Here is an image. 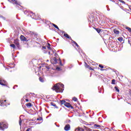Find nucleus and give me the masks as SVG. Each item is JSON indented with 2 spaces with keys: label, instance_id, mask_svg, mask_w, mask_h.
Instances as JSON below:
<instances>
[{
  "label": "nucleus",
  "instance_id": "20",
  "mask_svg": "<svg viewBox=\"0 0 131 131\" xmlns=\"http://www.w3.org/2000/svg\"><path fill=\"white\" fill-rule=\"evenodd\" d=\"M50 104H51V106H53V107H55V108H58V106H57L56 104H55L54 102H51Z\"/></svg>",
  "mask_w": 131,
  "mask_h": 131
},
{
  "label": "nucleus",
  "instance_id": "34",
  "mask_svg": "<svg viewBox=\"0 0 131 131\" xmlns=\"http://www.w3.org/2000/svg\"><path fill=\"white\" fill-rule=\"evenodd\" d=\"M42 49L46 50V49H47V47L46 46H42Z\"/></svg>",
  "mask_w": 131,
  "mask_h": 131
},
{
  "label": "nucleus",
  "instance_id": "30",
  "mask_svg": "<svg viewBox=\"0 0 131 131\" xmlns=\"http://www.w3.org/2000/svg\"><path fill=\"white\" fill-rule=\"evenodd\" d=\"M115 89L116 91H117V92H118V93H119V89H118V87L115 86Z\"/></svg>",
  "mask_w": 131,
  "mask_h": 131
},
{
  "label": "nucleus",
  "instance_id": "27",
  "mask_svg": "<svg viewBox=\"0 0 131 131\" xmlns=\"http://www.w3.org/2000/svg\"><path fill=\"white\" fill-rule=\"evenodd\" d=\"M116 80H115V79H113L112 80V84H115V82H116Z\"/></svg>",
  "mask_w": 131,
  "mask_h": 131
},
{
  "label": "nucleus",
  "instance_id": "17",
  "mask_svg": "<svg viewBox=\"0 0 131 131\" xmlns=\"http://www.w3.org/2000/svg\"><path fill=\"white\" fill-rule=\"evenodd\" d=\"M11 1H12V3H13L14 4H15V5H18V6L20 5V4H19V3H18V2H17V0H11Z\"/></svg>",
  "mask_w": 131,
  "mask_h": 131
},
{
  "label": "nucleus",
  "instance_id": "21",
  "mask_svg": "<svg viewBox=\"0 0 131 131\" xmlns=\"http://www.w3.org/2000/svg\"><path fill=\"white\" fill-rule=\"evenodd\" d=\"M118 40H119V41H120V42H121V41L123 40V38L122 37H119L118 38Z\"/></svg>",
  "mask_w": 131,
  "mask_h": 131
},
{
  "label": "nucleus",
  "instance_id": "28",
  "mask_svg": "<svg viewBox=\"0 0 131 131\" xmlns=\"http://www.w3.org/2000/svg\"><path fill=\"white\" fill-rule=\"evenodd\" d=\"M19 124L20 126H21V124H22V120L21 119V118H20L19 120Z\"/></svg>",
  "mask_w": 131,
  "mask_h": 131
},
{
  "label": "nucleus",
  "instance_id": "22",
  "mask_svg": "<svg viewBox=\"0 0 131 131\" xmlns=\"http://www.w3.org/2000/svg\"><path fill=\"white\" fill-rule=\"evenodd\" d=\"M95 30L98 32V33H100L101 32V29L99 28H95Z\"/></svg>",
  "mask_w": 131,
  "mask_h": 131
},
{
  "label": "nucleus",
  "instance_id": "25",
  "mask_svg": "<svg viewBox=\"0 0 131 131\" xmlns=\"http://www.w3.org/2000/svg\"><path fill=\"white\" fill-rule=\"evenodd\" d=\"M126 29H127L129 31V32H131V28H130L127 27H126Z\"/></svg>",
  "mask_w": 131,
  "mask_h": 131
},
{
  "label": "nucleus",
  "instance_id": "5",
  "mask_svg": "<svg viewBox=\"0 0 131 131\" xmlns=\"http://www.w3.org/2000/svg\"><path fill=\"white\" fill-rule=\"evenodd\" d=\"M0 84L1 85L7 86L8 85V82H7L6 80L0 78Z\"/></svg>",
  "mask_w": 131,
  "mask_h": 131
},
{
  "label": "nucleus",
  "instance_id": "19",
  "mask_svg": "<svg viewBox=\"0 0 131 131\" xmlns=\"http://www.w3.org/2000/svg\"><path fill=\"white\" fill-rule=\"evenodd\" d=\"M52 25H53V26H54L55 28H56V29H58V30H60V29H59V27H58V26L56 25V24H52Z\"/></svg>",
  "mask_w": 131,
  "mask_h": 131
},
{
  "label": "nucleus",
  "instance_id": "6",
  "mask_svg": "<svg viewBox=\"0 0 131 131\" xmlns=\"http://www.w3.org/2000/svg\"><path fill=\"white\" fill-rule=\"evenodd\" d=\"M20 40H21V41H28V40H27V38H26V37H25V36H24L22 35L20 36Z\"/></svg>",
  "mask_w": 131,
  "mask_h": 131
},
{
  "label": "nucleus",
  "instance_id": "15",
  "mask_svg": "<svg viewBox=\"0 0 131 131\" xmlns=\"http://www.w3.org/2000/svg\"><path fill=\"white\" fill-rule=\"evenodd\" d=\"M75 131H84V129L80 127H78L75 129Z\"/></svg>",
  "mask_w": 131,
  "mask_h": 131
},
{
  "label": "nucleus",
  "instance_id": "23",
  "mask_svg": "<svg viewBox=\"0 0 131 131\" xmlns=\"http://www.w3.org/2000/svg\"><path fill=\"white\" fill-rule=\"evenodd\" d=\"M47 48L49 50H51V44H50V43H48Z\"/></svg>",
  "mask_w": 131,
  "mask_h": 131
},
{
  "label": "nucleus",
  "instance_id": "1",
  "mask_svg": "<svg viewBox=\"0 0 131 131\" xmlns=\"http://www.w3.org/2000/svg\"><path fill=\"white\" fill-rule=\"evenodd\" d=\"M53 91H55L56 93H63V91H64V85L60 84V83H58L55 84L52 87Z\"/></svg>",
  "mask_w": 131,
  "mask_h": 131
},
{
  "label": "nucleus",
  "instance_id": "14",
  "mask_svg": "<svg viewBox=\"0 0 131 131\" xmlns=\"http://www.w3.org/2000/svg\"><path fill=\"white\" fill-rule=\"evenodd\" d=\"M72 40V43H74V45H75L76 47H77V48H79V46L78 45V44H77L75 41L73 40L72 39H71Z\"/></svg>",
  "mask_w": 131,
  "mask_h": 131
},
{
  "label": "nucleus",
  "instance_id": "36",
  "mask_svg": "<svg viewBox=\"0 0 131 131\" xmlns=\"http://www.w3.org/2000/svg\"><path fill=\"white\" fill-rule=\"evenodd\" d=\"M34 18H35V19H36V16H35V17L34 16Z\"/></svg>",
  "mask_w": 131,
  "mask_h": 131
},
{
  "label": "nucleus",
  "instance_id": "2",
  "mask_svg": "<svg viewBox=\"0 0 131 131\" xmlns=\"http://www.w3.org/2000/svg\"><path fill=\"white\" fill-rule=\"evenodd\" d=\"M19 41V39H15L13 41V43L10 44V47L14 50L16 49V47L17 49H20V42Z\"/></svg>",
  "mask_w": 131,
  "mask_h": 131
},
{
  "label": "nucleus",
  "instance_id": "3",
  "mask_svg": "<svg viewBox=\"0 0 131 131\" xmlns=\"http://www.w3.org/2000/svg\"><path fill=\"white\" fill-rule=\"evenodd\" d=\"M59 104L62 106V105H64L66 107H67V108H71V109H74L73 106L71 105L70 103L66 102V101L62 100H60V103Z\"/></svg>",
  "mask_w": 131,
  "mask_h": 131
},
{
  "label": "nucleus",
  "instance_id": "18",
  "mask_svg": "<svg viewBox=\"0 0 131 131\" xmlns=\"http://www.w3.org/2000/svg\"><path fill=\"white\" fill-rule=\"evenodd\" d=\"M99 67H100V68H101V69H100L101 71H104V70H106L105 69H103V68H104V66H103L102 64H99Z\"/></svg>",
  "mask_w": 131,
  "mask_h": 131
},
{
  "label": "nucleus",
  "instance_id": "8",
  "mask_svg": "<svg viewBox=\"0 0 131 131\" xmlns=\"http://www.w3.org/2000/svg\"><path fill=\"white\" fill-rule=\"evenodd\" d=\"M85 68H88V69H89V70H92V71H94V69L92 68V67H90V66H89L88 64V63H85V65H84Z\"/></svg>",
  "mask_w": 131,
  "mask_h": 131
},
{
  "label": "nucleus",
  "instance_id": "12",
  "mask_svg": "<svg viewBox=\"0 0 131 131\" xmlns=\"http://www.w3.org/2000/svg\"><path fill=\"white\" fill-rule=\"evenodd\" d=\"M114 33H115V34H116L117 35H118V34H119L120 32L119 31H118V30H117V29H114L113 30Z\"/></svg>",
  "mask_w": 131,
  "mask_h": 131
},
{
  "label": "nucleus",
  "instance_id": "16",
  "mask_svg": "<svg viewBox=\"0 0 131 131\" xmlns=\"http://www.w3.org/2000/svg\"><path fill=\"white\" fill-rule=\"evenodd\" d=\"M26 106L28 108H30V107H32V104H31V103H27L26 104Z\"/></svg>",
  "mask_w": 131,
  "mask_h": 131
},
{
  "label": "nucleus",
  "instance_id": "7",
  "mask_svg": "<svg viewBox=\"0 0 131 131\" xmlns=\"http://www.w3.org/2000/svg\"><path fill=\"white\" fill-rule=\"evenodd\" d=\"M64 129L66 131L70 130V125L69 124L66 125Z\"/></svg>",
  "mask_w": 131,
  "mask_h": 131
},
{
  "label": "nucleus",
  "instance_id": "13",
  "mask_svg": "<svg viewBox=\"0 0 131 131\" xmlns=\"http://www.w3.org/2000/svg\"><path fill=\"white\" fill-rule=\"evenodd\" d=\"M63 36H64L67 38H68V39H71V40L72 39L71 38V37L70 36H69V35H68V34H64Z\"/></svg>",
  "mask_w": 131,
  "mask_h": 131
},
{
  "label": "nucleus",
  "instance_id": "32",
  "mask_svg": "<svg viewBox=\"0 0 131 131\" xmlns=\"http://www.w3.org/2000/svg\"><path fill=\"white\" fill-rule=\"evenodd\" d=\"M37 120H42V118L40 117L39 118H37Z\"/></svg>",
  "mask_w": 131,
  "mask_h": 131
},
{
  "label": "nucleus",
  "instance_id": "9",
  "mask_svg": "<svg viewBox=\"0 0 131 131\" xmlns=\"http://www.w3.org/2000/svg\"><path fill=\"white\" fill-rule=\"evenodd\" d=\"M6 102H7V100H0V105L1 106H5V105H6Z\"/></svg>",
  "mask_w": 131,
  "mask_h": 131
},
{
  "label": "nucleus",
  "instance_id": "26",
  "mask_svg": "<svg viewBox=\"0 0 131 131\" xmlns=\"http://www.w3.org/2000/svg\"><path fill=\"white\" fill-rule=\"evenodd\" d=\"M39 80L41 82H43V78H41V77H39Z\"/></svg>",
  "mask_w": 131,
  "mask_h": 131
},
{
  "label": "nucleus",
  "instance_id": "31",
  "mask_svg": "<svg viewBox=\"0 0 131 131\" xmlns=\"http://www.w3.org/2000/svg\"><path fill=\"white\" fill-rule=\"evenodd\" d=\"M59 64L61 66H63V64H62V61L61 60V59L59 60Z\"/></svg>",
  "mask_w": 131,
  "mask_h": 131
},
{
  "label": "nucleus",
  "instance_id": "35",
  "mask_svg": "<svg viewBox=\"0 0 131 131\" xmlns=\"http://www.w3.org/2000/svg\"><path fill=\"white\" fill-rule=\"evenodd\" d=\"M26 102H29V100L28 99H26Z\"/></svg>",
  "mask_w": 131,
  "mask_h": 131
},
{
  "label": "nucleus",
  "instance_id": "33",
  "mask_svg": "<svg viewBox=\"0 0 131 131\" xmlns=\"http://www.w3.org/2000/svg\"><path fill=\"white\" fill-rule=\"evenodd\" d=\"M26 131H31V129L30 128H29L27 129Z\"/></svg>",
  "mask_w": 131,
  "mask_h": 131
},
{
  "label": "nucleus",
  "instance_id": "10",
  "mask_svg": "<svg viewBox=\"0 0 131 131\" xmlns=\"http://www.w3.org/2000/svg\"><path fill=\"white\" fill-rule=\"evenodd\" d=\"M51 62L52 64H57V58L56 57H53V58L51 59Z\"/></svg>",
  "mask_w": 131,
  "mask_h": 131
},
{
  "label": "nucleus",
  "instance_id": "39",
  "mask_svg": "<svg viewBox=\"0 0 131 131\" xmlns=\"http://www.w3.org/2000/svg\"><path fill=\"white\" fill-rule=\"evenodd\" d=\"M50 53H51L50 52H49V54H50Z\"/></svg>",
  "mask_w": 131,
  "mask_h": 131
},
{
  "label": "nucleus",
  "instance_id": "4",
  "mask_svg": "<svg viewBox=\"0 0 131 131\" xmlns=\"http://www.w3.org/2000/svg\"><path fill=\"white\" fill-rule=\"evenodd\" d=\"M8 127H9V125L7 123L3 122H0V130H5Z\"/></svg>",
  "mask_w": 131,
  "mask_h": 131
},
{
  "label": "nucleus",
  "instance_id": "24",
  "mask_svg": "<svg viewBox=\"0 0 131 131\" xmlns=\"http://www.w3.org/2000/svg\"><path fill=\"white\" fill-rule=\"evenodd\" d=\"M73 101H74V102H77V98L75 97H74L73 98Z\"/></svg>",
  "mask_w": 131,
  "mask_h": 131
},
{
  "label": "nucleus",
  "instance_id": "29",
  "mask_svg": "<svg viewBox=\"0 0 131 131\" xmlns=\"http://www.w3.org/2000/svg\"><path fill=\"white\" fill-rule=\"evenodd\" d=\"M119 2H120V3H122V4H123L124 5H125V2L122 0H119Z\"/></svg>",
  "mask_w": 131,
  "mask_h": 131
},
{
  "label": "nucleus",
  "instance_id": "38",
  "mask_svg": "<svg viewBox=\"0 0 131 131\" xmlns=\"http://www.w3.org/2000/svg\"><path fill=\"white\" fill-rule=\"evenodd\" d=\"M8 2H10V0H8Z\"/></svg>",
  "mask_w": 131,
  "mask_h": 131
},
{
  "label": "nucleus",
  "instance_id": "37",
  "mask_svg": "<svg viewBox=\"0 0 131 131\" xmlns=\"http://www.w3.org/2000/svg\"><path fill=\"white\" fill-rule=\"evenodd\" d=\"M110 1H111L112 2H113V0H110Z\"/></svg>",
  "mask_w": 131,
  "mask_h": 131
},
{
  "label": "nucleus",
  "instance_id": "11",
  "mask_svg": "<svg viewBox=\"0 0 131 131\" xmlns=\"http://www.w3.org/2000/svg\"><path fill=\"white\" fill-rule=\"evenodd\" d=\"M93 128H97V129L101 128V125L95 124L93 125Z\"/></svg>",
  "mask_w": 131,
  "mask_h": 131
}]
</instances>
